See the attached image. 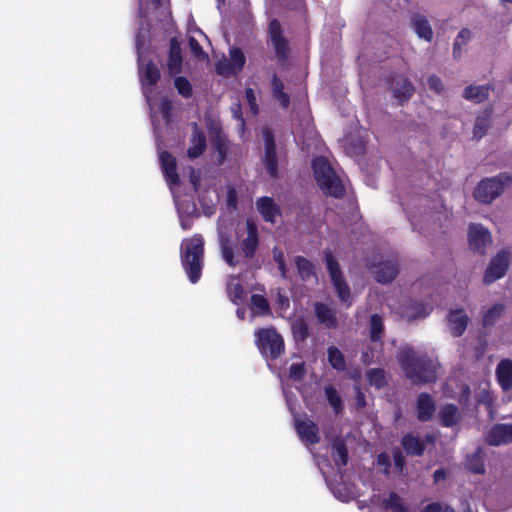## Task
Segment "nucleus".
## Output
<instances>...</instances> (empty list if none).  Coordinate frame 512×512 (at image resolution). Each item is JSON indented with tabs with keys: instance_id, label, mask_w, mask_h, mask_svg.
Masks as SVG:
<instances>
[{
	"instance_id": "nucleus-1",
	"label": "nucleus",
	"mask_w": 512,
	"mask_h": 512,
	"mask_svg": "<svg viewBox=\"0 0 512 512\" xmlns=\"http://www.w3.org/2000/svg\"><path fill=\"white\" fill-rule=\"evenodd\" d=\"M396 358L405 376L414 385L436 381L437 367L434 360L427 353L418 352L407 346L398 352Z\"/></svg>"
},
{
	"instance_id": "nucleus-2",
	"label": "nucleus",
	"mask_w": 512,
	"mask_h": 512,
	"mask_svg": "<svg viewBox=\"0 0 512 512\" xmlns=\"http://www.w3.org/2000/svg\"><path fill=\"white\" fill-rule=\"evenodd\" d=\"M181 264L189 281L196 284L201 276L204 265V239L201 235L195 234L185 239L181 245Z\"/></svg>"
},
{
	"instance_id": "nucleus-3",
	"label": "nucleus",
	"mask_w": 512,
	"mask_h": 512,
	"mask_svg": "<svg viewBox=\"0 0 512 512\" xmlns=\"http://www.w3.org/2000/svg\"><path fill=\"white\" fill-rule=\"evenodd\" d=\"M315 180L326 196L341 199L345 195V187L336 175L329 161L324 157H316L312 161Z\"/></svg>"
},
{
	"instance_id": "nucleus-4",
	"label": "nucleus",
	"mask_w": 512,
	"mask_h": 512,
	"mask_svg": "<svg viewBox=\"0 0 512 512\" xmlns=\"http://www.w3.org/2000/svg\"><path fill=\"white\" fill-rule=\"evenodd\" d=\"M512 182V173L500 172L496 176L482 179L474 190V198L483 204H491Z\"/></svg>"
},
{
	"instance_id": "nucleus-5",
	"label": "nucleus",
	"mask_w": 512,
	"mask_h": 512,
	"mask_svg": "<svg viewBox=\"0 0 512 512\" xmlns=\"http://www.w3.org/2000/svg\"><path fill=\"white\" fill-rule=\"evenodd\" d=\"M255 338L257 348L265 358L276 360L284 353V339L275 327L257 329Z\"/></svg>"
},
{
	"instance_id": "nucleus-6",
	"label": "nucleus",
	"mask_w": 512,
	"mask_h": 512,
	"mask_svg": "<svg viewBox=\"0 0 512 512\" xmlns=\"http://www.w3.org/2000/svg\"><path fill=\"white\" fill-rule=\"evenodd\" d=\"M267 34L269 42L274 49L277 64L283 68L288 66L291 47L284 35V29L280 21L272 19L268 24Z\"/></svg>"
},
{
	"instance_id": "nucleus-7",
	"label": "nucleus",
	"mask_w": 512,
	"mask_h": 512,
	"mask_svg": "<svg viewBox=\"0 0 512 512\" xmlns=\"http://www.w3.org/2000/svg\"><path fill=\"white\" fill-rule=\"evenodd\" d=\"M324 260L331 283L342 302H348L351 298V291L346 282L340 264L329 249L324 251Z\"/></svg>"
},
{
	"instance_id": "nucleus-8",
	"label": "nucleus",
	"mask_w": 512,
	"mask_h": 512,
	"mask_svg": "<svg viewBox=\"0 0 512 512\" xmlns=\"http://www.w3.org/2000/svg\"><path fill=\"white\" fill-rule=\"evenodd\" d=\"M510 253L506 250L499 251L491 258L483 275V283L490 285L503 278L509 269Z\"/></svg>"
},
{
	"instance_id": "nucleus-9",
	"label": "nucleus",
	"mask_w": 512,
	"mask_h": 512,
	"mask_svg": "<svg viewBox=\"0 0 512 512\" xmlns=\"http://www.w3.org/2000/svg\"><path fill=\"white\" fill-rule=\"evenodd\" d=\"M260 245V234L256 223L252 219L246 221V237L239 242L242 256L251 260L255 257Z\"/></svg>"
},
{
	"instance_id": "nucleus-10",
	"label": "nucleus",
	"mask_w": 512,
	"mask_h": 512,
	"mask_svg": "<svg viewBox=\"0 0 512 512\" xmlns=\"http://www.w3.org/2000/svg\"><path fill=\"white\" fill-rule=\"evenodd\" d=\"M467 236L469 248L481 255L485 254L487 244L492 242L490 231L482 224H470Z\"/></svg>"
},
{
	"instance_id": "nucleus-11",
	"label": "nucleus",
	"mask_w": 512,
	"mask_h": 512,
	"mask_svg": "<svg viewBox=\"0 0 512 512\" xmlns=\"http://www.w3.org/2000/svg\"><path fill=\"white\" fill-rule=\"evenodd\" d=\"M265 152L263 157V164L271 178L278 177V157L276 150L275 138L271 130L265 129L263 131Z\"/></svg>"
},
{
	"instance_id": "nucleus-12",
	"label": "nucleus",
	"mask_w": 512,
	"mask_h": 512,
	"mask_svg": "<svg viewBox=\"0 0 512 512\" xmlns=\"http://www.w3.org/2000/svg\"><path fill=\"white\" fill-rule=\"evenodd\" d=\"M374 279L381 284L391 283L398 275V265L395 261L385 260L369 267Z\"/></svg>"
},
{
	"instance_id": "nucleus-13",
	"label": "nucleus",
	"mask_w": 512,
	"mask_h": 512,
	"mask_svg": "<svg viewBox=\"0 0 512 512\" xmlns=\"http://www.w3.org/2000/svg\"><path fill=\"white\" fill-rule=\"evenodd\" d=\"M211 144L213 151L217 153L216 164H223L228 156L230 142L221 127L214 126L211 128Z\"/></svg>"
},
{
	"instance_id": "nucleus-14",
	"label": "nucleus",
	"mask_w": 512,
	"mask_h": 512,
	"mask_svg": "<svg viewBox=\"0 0 512 512\" xmlns=\"http://www.w3.org/2000/svg\"><path fill=\"white\" fill-rule=\"evenodd\" d=\"M295 429L302 442L307 445H315L320 442V430L318 425L310 419L295 421Z\"/></svg>"
},
{
	"instance_id": "nucleus-15",
	"label": "nucleus",
	"mask_w": 512,
	"mask_h": 512,
	"mask_svg": "<svg viewBox=\"0 0 512 512\" xmlns=\"http://www.w3.org/2000/svg\"><path fill=\"white\" fill-rule=\"evenodd\" d=\"M447 324L453 337H461L470 322V318L463 308L451 309L447 314Z\"/></svg>"
},
{
	"instance_id": "nucleus-16",
	"label": "nucleus",
	"mask_w": 512,
	"mask_h": 512,
	"mask_svg": "<svg viewBox=\"0 0 512 512\" xmlns=\"http://www.w3.org/2000/svg\"><path fill=\"white\" fill-rule=\"evenodd\" d=\"M389 84L393 92V96L399 101L400 104L408 101L415 92V88L410 80L401 75H394L390 79Z\"/></svg>"
},
{
	"instance_id": "nucleus-17",
	"label": "nucleus",
	"mask_w": 512,
	"mask_h": 512,
	"mask_svg": "<svg viewBox=\"0 0 512 512\" xmlns=\"http://www.w3.org/2000/svg\"><path fill=\"white\" fill-rule=\"evenodd\" d=\"M256 208L263 220L270 224H275L277 218L282 215L280 206L272 197L269 196L258 198L256 201Z\"/></svg>"
},
{
	"instance_id": "nucleus-18",
	"label": "nucleus",
	"mask_w": 512,
	"mask_h": 512,
	"mask_svg": "<svg viewBox=\"0 0 512 512\" xmlns=\"http://www.w3.org/2000/svg\"><path fill=\"white\" fill-rule=\"evenodd\" d=\"M192 133L190 137V145L187 149V156L190 159L200 157L207 148V141L204 131L196 122L192 123Z\"/></svg>"
},
{
	"instance_id": "nucleus-19",
	"label": "nucleus",
	"mask_w": 512,
	"mask_h": 512,
	"mask_svg": "<svg viewBox=\"0 0 512 512\" xmlns=\"http://www.w3.org/2000/svg\"><path fill=\"white\" fill-rule=\"evenodd\" d=\"M183 56L180 42L176 37L169 40V53L167 69L170 76H176L182 72Z\"/></svg>"
},
{
	"instance_id": "nucleus-20",
	"label": "nucleus",
	"mask_w": 512,
	"mask_h": 512,
	"mask_svg": "<svg viewBox=\"0 0 512 512\" xmlns=\"http://www.w3.org/2000/svg\"><path fill=\"white\" fill-rule=\"evenodd\" d=\"M401 309L402 316L409 321L426 318L433 310L430 305L413 299H408Z\"/></svg>"
},
{
	"instance_id": "nucleus-21",
	"label": "nucleus",
	"mask_w": 512,
	"mask_h": 512,
	"mask_svg": "<svg viewBox=\"0 0 512 512\" xmlns=\"http://www.w3.org/2000/svg\"><path fill=\"white\" fill-rule=\"evenodd\" d=\"M436 411V404L432 396L426 392H422L417 396L416 413L420 422H428L433 418Z\"/></svg>"
},
{
	"instance_id": "nucleus-22",
	"label": "nucleus",
	"mask_w": 512,
	"mask_h": 512,
	"mask_svg": "<svg viewBox=\"0 0 512 512\" xmlns=\"http://www.w3.org/2000/svg\"><path fill=\"white\" fill-rule=\"evenodd\" d=\"M162 171L169 185H179L180 177L177 173L175 157L168 151H163L159 156Z\"/></svg>"
},
{
	"instance_id": "nucleus-23",
	"label": "nucleus",
	"mask_w": 512,
	"mask_h": 512,
	"mask_svg": "<svg viewBox=\"0 0 512 512\" xmlns=\"http://www.w3.org/2000/svg\"><path fill=\"white\" fill-rule=\"evenodd\" d=\"M410 25L420 39L427 42L433 40V29L427 17L420 13H414L410 17Z\"/></svg>"
},
{
	"instance_id": "nucleus-24",
	"label": "nucleus",
	"mask_w": 512,
	"mask_h": 512,
	"mask_svg": "<svg viewBox=\"0 0 512 512\" xmlns=\"http://www.w3.org/2000/svg\"><path fill=\"white\" fill-rule=\"evenodd\" d=\"M488 443L498 446L512 442V424H496L488 434Z\"/></svg>"
},
{
	"instance_id": "nucleus-25",
	"label": "nucleus",
	"mask_w": 512,
	"mask_h": 512,
	"mask_svg": "<svg viewBox=\"0 0 512 512\" xmlns=\"http://www.w3.org/2000/svg\"><path fill=\"white\" fill-rule=\"evenodd\" d=\"M496 378L503 391L512 388V360L502 359L497 364Z\"/></svg>"
},
{
	"instance_id": "nucleus-26",
	"label": "nucleus",
	"mask_w": 512,
	"mask_h": 512,
	"mask_svg": "<svg viewBox=\"0 0 512 512\" xmlns=\"http://www.w3.org/2000/svg\"><path fill=\"white\" fill-rule=\"evenodd\" d=\"M401 445L407 455L422 456L425 452V442L412 433L405 434L401 439Z\"/></svg>"
},
{
	"instance_id": "nucleus-27",
	"label": "nucleus",
	"mask_w": 512,
	"mask_h": 512,
	"mask_svg": "<svg viewBox=\"0 0 512 512\" xmlns=\"http://www.w3.org/2000/svg\"><path fill=\"white\" fill-rule=\"evenodd\" d=\"M139 72L143 87L153 88L161 77L160 69L152 60H149L143 68H140Z\"/></svg>"
},
{
	"instance_id": "nucleus-28",
	"label": "nucleus",
	"mask_w": 512,
	"mask_h": 512,
	"mask_svg": "<svg viewBox=\"0 0 512 512\" xmlns=\"http://www.w3.org/2000/svg\"><path fill=\"white\" fill-rule=\"evenodd\" d=\"M332 459L335 465L341 469L348 464L349 453L346 443L341 438H335L331 441Z\"/></svg>"
},
{
	"instance_id": "nucleus-29",
	"label": "nucleus",
	"mask_w": 512,
	"mask_h": 512,
	"mask_svg": "<svg viewBox=\"0 0 512 512\" xmlns=\"http://www.w3.org/2000/svg\"><path fill=\"white\" fill-rule=\"evenodd\" d=\"M439 420L444 427H453L460 420L459 409L455 404L448 403L441 407Z\"/></svg>"
},
{
	"instance_id": "nucleus-30",
	"label": "nucleus",
	"mask_w": 512,
	"mask_h": 512,
	"mask_svg": "<svg viewBox=\"0 0 512 512\" xmlns=\"http://www.w3.org/2000/svg\"><path fill=\"white\" fill-rule=\"evenodd\" d=\"M489 85H469L464 89L463 98L475 103H482L489 98Z\"/></svg>"
},
{
	"instance_id": "nucleus-31",
	"label": "nucleus",
	"mask_w": 512,
	"mask_h": 512,
	"mask_svg": "<svg viewBox=\"0 0 512 512\" xmlns=\"http://www.w3.org/2000/svg\"><path fill=\"white\" fill-rule=\"evenodd\" d=\"M382 507L384 510L391 512H409V506L405 500L394 491L390 492L388 497L382 500Z\"/></svg>"
},
{
	"instance_id": "nucleus-32",
	"label": "nucleus",
	"mask_w": 512,
	"mask_h": 512,
	"mask_svg": "<svg viewBox=\"0 0 512 512\" xmlns=\"http://www.w3.org/2000/svg\"><path fill=\"white\" fill-rule=\"evenodd\" d=\"M294 263L298 276L302 281H308L312 277H316L315 266L309 259L304 256H296Z\"/></svg>"
},
{
	"instance_id": "nucleus-33",
	"label": "nucleus",
	"mask_w": 512,
	"mask_h": 512,
	"mask_svg": "<svg viewBox=\"0 0 512 512\" xmlns=\"http://www.w3.org/2000/svg\"><path fill=\"white\" fill-rule=\"evenodd\" d=\"M465 468L475 474L485 473L484 453L481 448H478L474 453L467 456Z\"/></svg>"
},
{
	"instance_id": "nucleus-34",
	"label": "nucleus",
	"mask_w": 512,
	"mask_h": 512,
	"mask_svg": "<svg viewBox=\"0 0 512 512\" xmlns=\"http://www.w3.org/2000/svg\"><path fill=\"white\" fill-rule=\"evenodd\" d=\"M315 315L319 322L325 324L328 328L337 327V318L328 305L324 303H316Z\"/></svg>"
},
{
	"instance_id": "nucleus-35",
	"label": "nucleus",
	"mask_w": 512,
	"mask_h": 512,
	"mask_svg": "<svg viewBox=\"0 0 512 512\" xmlns=\"http://www.w3.org/2000/svg\"><path fill=\"white\" fill-rule=\"evenodd\" d=\"M271 89L273 97L279 101L280 105L284 109L288 108L290 105V96L284 91V84L277 74L272 76Z\"/></svg>"
},
{
	"instance_id": "nucleus-36",
	"label": "nucleus",
	"mask_w": 512,
	"mask_h": 512,
	"mask_svg": "<svg viewBox=\"0 0 512 512\" xmlns=\"http://www.w3.org/2000/svg\"><path fill=\"white\" fill-rule=\"evenodd\" d=\"M492 109H486L482 115L477 116L474 127L473 135L474 138L481 139L484 137L490 128V117Z\"/></svg>"
},
{
	"instance_id": "nucleus-37",
	"label": "nucleus",
	"mask_w": 512,
	"mask_h": 512,
	"mask_svg": "<svg viewBox=\"0 0 512 512\" xmlns=\"http://www.w3.org/2000/svg\"><path fill=\"white\" fill-rule=\"evenodd\" d=\"M504 311L505 305L502 303H496L491 306L482 316V326H493L502 317Z\"/></svg>"
},
{
	"instance_id": "nucleus-38",
	"label": "nucleus",
	"mask_w": 512,
	"mask_h": 512,
	"mask_svg": "<svg viewBox=\"0 0 512 512\" xmlns=\"http://www.w3.org/2000/svg\"><path fill=\"white\" fill-rule=\"evenodd\" d=\"M472 32L468 28H462L453 43V57L460 59L462 57V47L466 46L471 40Z\"/></svg>"
},
{
	"instance_id": "nucleus-39",
	"label": "nucleus",
	"mask_w": 512,
	"mask_h": 512,
	"mask_svg": "<svg viewBox=\"0 0 512 512\" xmlns=\"http://www.w3.org/2000/svg\"><path fill=\"white\" fill-rule=\"evenodd\" d=\"M324 392H325L327 401L330 404V406L332 407L335 415H339L340 413H342L343 408H344L343 401H342V398L339 395L337 389L334 386L329 385L324 388Z\"/></svg>"
},
{
	"instance_id": "nucleus-40",
	"label": "nucleus",
	"mask_w": 512,
	"mask_h": 512,
	"mask_svg": "<svg viewBox=\"0 0 512 512\" xmlns=\"http://www.w3.org/2000/svg\"><path fill=\"white\" fill-rule=\"evenodd\" d=\"M384 335L383 319L378 314H372L370 317V339L372 342L382 340Z\"/></svg>"
},
{
	"instance_id": "nucleus-41",
	"label": "nucleus",
	"mask_w": 512,
	"mask_h": 512,
	"mask_svg": "<svg viewBox=\"0 0 512 512\" xmlns=\"http://www.w3.org/2000/svg\"><path fill=\"white\" fill-rule=\"evenodd\" d=\"M329 364L338 371L346 369V361L343 353L335 346H331L327 350Z\"/></svg>"
},
{
	"instance_id": "nucleus-42",
	"label": "nucleus",
	"mask_w": 512,
	"mask_h": 512,
	"mask_svg": "<svg viewBox=\"0 0 512 512\" xmlns=\"http://www.w3.org/2000/svg\"><path fill=\"white\" fill-rule=\"evenodd\" d=\"M292 334L296 342H303L309 337V327L305 319H296L291 326Z\"/></svg>"
},
{
	"instance_id": "nucleus-43",
	"label": "nucleus",
	"mask_w": 512,
	"mask_h": 512,
	"mask_svg": "<svg viewBox=\"0 0 512 512\" xmlns=\"http://www.w3.org/2000/svg\"><path fill=\"white\" fill-rule=\"evenodd\" d=\"M366 376L369 384L377 389H382L387 385L386 374L382 368L370 369Z\"/></svg>"
},
{
	"instance_id": "nucleus-44",
	"label": "nucleus",
	"mask_w": 512,
	"mask_h": 512,
	"mask_svg": "<svg viewBox=\"0 0 512 512\" xmlns=\"http://www.w3.org/2000/svg\"><path fill=\"white\" fill-rule=\"evenodd\" d=\"M251 309L258 315H268L271 312L267 298L261 294L251 296Z\"/></svg>"
},
{
	"instance_id": "nucleus-45",
	"label": "nucleus",
	"mask_w": 512,
	"mask_h": 512,
	"mask_svg": "<svg viewBox=\"0 0 512 512\" xmlns=\"http://www.w3.org/2000/svg\"><path fill=\"white\" fill-rule=\"evenodd\" d=\"M227 296L236 305L244 299V287L241 283H229L227 285Z\"/></svg>"
},
{
	"instance_id": "nucleus-46",
	"label": "nucleus",
	"mask_w": 512,
	"mask_h": 512,
	"mask_svg": "<svg viewBox=\"0 0 512 512\" xmlns=\"http://www.w3.org/2000/svg\"><path fill=\"white\" fill-rule=\"evenodd\" d=\"M229 54H230L229 62L231 63V65H233L234 70L237 73L241 72L246 63V58H245L243 51L238 47H233L232 49H230Z\"/></svg>"
},
{
	"instance_id": "nucleus-47",
	"label": "nucleus",
	"mask_w": 512,
	"mask_h": 512,
	"mask_svg": "<svg viewBox=\"0 0 512 512\" xmlns=\"http://www.w3.org/2000/svg\"><path fill=\"white\" fill-rule=\"evenodd\" d=\"M174 86L177 92L184 98H190L193 94L192 85L186 77L177 76L174 79Z\"/></svg>"
},
{
	"instance_id": "nucleus-48",
	"label": "nucleus",
	"mask_w": 512,
	"mask_h": 512,
	"mask_svg": "<svg viewBox=\"0 0 512 512\" xmlns=\"http://www.w3.org/2000/svg\"><path fill=\"white\" fill-rule=\"evenodd\" d=\"M221 254L224 261L230 266V267H236L239 264V260L234 254V250L232 245L226 241L222 243L221 245Z\"/></svg>"
},
{
	"instance_id": "nucleus-49",
	"label": "nucleus",
	"mask_w": 512,
	"mask_h": 512,
	"mask_svg": "<svg viewBox=\"0 0 512 512\" xmlns=\"http://www.w3.org/2000/svg\"><path fill=\"white\" fill-rule=\"evenodd\" d=\"M289 377L293 381H302L305 377V364L301 363H293L289 368Z\"/></svg>"
},
{
	"instance_id": "nucleus-50",
	"label": "nucleus",
	"mask_w": 512,
	"mask_h": 512,
	"mask_svg": "<svg viewBox=\"0 0 512 512\" xmlns=\"http://www.w3.org/2000/svg\"><path fill=\"white\" fill-rule=\"evenodd\" d=\"M188 45L190 48L191 53L198 59H205L207 57V54L204 52L202 46L198 42V40L194 37H189L188 39Z\"/></svg>"
},
{
	"instance_id": "nucleus-51",
	"label": "nucleus",
	"mask_w": 512,
	"mask_h": 512,
	"mask_svg": "<svg viewBox=\"0 0 512 512\" xmlns=\"http://www.w3.org/2000/svg\"><path fill=\"white\" fill-rule=\"evenodd\" d=\"M216 72L220 76L228 77L235 75L237 72L234 70L233 65L228 60L219 61L216 63Z\"/></svg>"
},
{
	"instance_id": "nucleus-52",
	"label": "nucleus",
	"mask_w": 512,
	"mask_h": 512,
	"mask_svg": "<svg viewBox=\"0 0 512 512\" xmlns=\"http://www.w3.org/2000/svg\"><path fill=\"white\" fill-rule=\"evenodd\" d=\"M428 86L429 88L434 91L436 94H441L444 91V84L441 80V78L435 74L430 75L428 77Z\"/></svg>"
},
{
	"instance_id": "nucleus-53",
	"label": "nucleus",
	"mask_w": 512,
	"mask_h": 512,
	"mask_svg": "<svg viewBox=\"0 0 512 512\" xmlns=\"http://www.w3.org/2000/svg\"><path fill=\"white\" fill-rule=\"evenodd\" d=\"M422 512H455V510L450 507L446 506L444 509L439 503H431L428 504Z\"/></svg>"
},
{
	"instance_id": "nucleus-54",
	"label": "nucleus",
	"mask_w": 512,
	"mask_h": 512,
	"mask_svg": "<svg viewBox=\"0 0 512 512\" xmlns=\"http://www.w3.org/2000/svg\"><path fill=\"white\" fill-rule=\"evenodd\" d=\"M393 461L397 469L402 470L405 466V458L399 448H395L392 452Z\"/></svg>"
},
{
	"instance_id": "nucleus-55",
	"label": "nucleus",
	"mask_w": 512,
	"mask_h": 512,
	"mask_svg": "<svg viewBox=\"0 0 512 512\" xmlns=\"http://www.w3.org/2000/svg\"><path fill=\"white\" fill-rule=\"evenodd\" d=\"M246 99L250 105L251 110L253 113H258V105L256 103V96L252 88H247L245 90Z\"/></svg>"
},
{
	"instance_id": "nucleus-56",
	"label": "nucleus",
	"mask_w": 512,
	"mask_h": 512,
	"mask_svg": "<svg viewBox=\"0 0 512 512\" xmlns=\"http://www.w3.org/2000/svg\"><path fill=\"white\" fill-rule=\"evenodd\" d=\"M355 391H356V396H355V400H356V408L357 409H362L366 406V397H365V394L362 392V390L360 389V387H355Z\"/></svg>"
},
{
	"instance_id": "nucleus-57",
	"label": "nucleus",
	"mask_w": 512,
	"mask_h": 512,
	"mask_svg": "<svg viewBox=\"0 0 512 512\" xmlns=\"http://www.w3.org/2000/svg\"><path fill=\"white\" fill-rule=\"evenodd\" d=\"M227 205L230 208H236L237 206V193L236 190L233 187H230L227 191Z\"/></svg>"
},
{
	"instance_id": "nucleus-58",
	"label": "nucleus",
	"mask_w": 512,
	"mask_h": 512,
	"mask_svg": "<svg viewBox=\"0 0 512 512\" xmlns=\"http://www.w3.org/2000/svg\"><path fill=\"white\" fill-rule=\"evenodd\" d=\"M377 463L380 465V466H384L385 467V473H388L389 472V469L391 467V462H390V457L388 454L386 453H380L378 456H377Z\"/></svg>"
},
{
	"instance_id": "nucleus-59",
	"label": "nucleus",
	"mask_w": 512,
	"mask_h": 512,
	"mask_svg": "<svg viewBox=\"0 0 512 512\" xmlns=\"http://www.w3.org/2000/svg\"><path fill=\"white\" fill-rule=\"evenodd\" d=\"M189 181L190 183L192 184L193 186V190L195 192H197L200 188V175L198 173H196V171L194 169L191 170L190 174H189Z\"/></svg>"
},
{
	"instance_id": "nucleus-60",
	"label": "nucleus",
	"mask_w": 512,
	"mask_h": 512,
	"mask_svg": "<svg viewBox=\"0 0 512 512\" xmlns=\"http://www.w3.org/2000/svg\"><path fill=\"white\" fill-rule=\"evenodd\" d=\"M160 109H161L163 118L168 121L169 117L171 115V103L168 100L162 101Z\"/></svg>"
},
{
	"instance_id": "nucleus-61",
	"label": "nucleus",
	"mask_w": 512,
	"mask_h": 512,
	"mask_svg": "<svg viewBox=\"0 0 512 512\" xmlns=\"http://www.w3.org/2000/svg\"><path fill=\"white\" fill-rule=\"evenodd\" d=\"M273 258L277 264L285 262L283 252L279 250L277 247L273 249Z\"/></svg>"
},
{
	"instance_id": "nucleus-62",
	"label": "nucleus",
	"mask_w": 512,
	"mask_h": 512,
	"mask_svg": "<svg viewBox=\"0 0 512 512\" xmlns=\"http://www.w3.org/2000/svg\"><path fill=\"white\" fill-rule=\"evenodd\" d=\"M278 265V270L280 271V274H281V277L283 279H288V269H287V265L286 263H280V264H277Z\"/></svg>"
},
{
	"instance_id": "nucleus-63",
	"label": "nucleus",
	"mask_w": 512,
	"mask_h": 512,
	"mask_svg": "<svg viewBox=\"0 0 512 512\" xmlns=\"http://www.w3.org/2000/svg\"><path fill=\"white\" fill-rule=\"evenodd\" d=\"M445 475H446V473L443 469H437L433 474L434 481L437 482L440 479L445 478Z\"/></svg>"
},
{
	"instance_id": "nucleus-64",
	"label": "nucleus",
	"mask_w": 512,
	"mask_h": 512,
	"mask_svg": "<svg viewBox=\"0 0 512 512\" xmlns=\"http://www.w3.org/2000/svg\"><path fill=\"white\" fill-rule=\"evenodd\" d=\"M233 114L235 118L240 119L242 121V124L244 123V119L242 118L241 107L239 104H237L236 107L233 108Z\"/></svg>"
}]
</instances>
